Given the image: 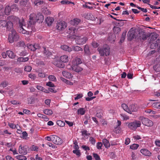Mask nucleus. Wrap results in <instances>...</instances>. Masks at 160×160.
Wrapping results in <instances>:
<instances>
[{"label": "nucleus", "instance_id": "nucleus-1", "mask_svg": "<svg viewBox=\"0 0 160 160\" xmlns=\"http://www.w3.org/2000/svg\"><path fill=\"white\" fill-rule=\"evenodd\" d=\"M16 17L13 16H10L7 18V20H0V27L6 28L7 30H9L13 28V24L12 22L15 19Z\"/></svg>", "mask_w": 160, "mask_h": 160}, {"label": "nucleus", "instance_id": "nucleus-2", "mask_svg": "<svg viewBox=\"0 0 160 160\" xmlns=\"http://www.w3.org/2000/svg\"><path fill=\"white\" fill-rule=\"evenodd\" d=\"M18 30L19 32L23 34L29 33V32L25 29L26 26L25 21L23 19H20L18 22Z\"/></svg>", "mask_w": 160, "mask_h": 160}, {"label": "nucleus", "instance_id": "nucleus-3", "mask_svg": "<svg viewBox=\"0 0 160 160\" xmlns=\"http://www.w3.org/2000/svg\"><path fill=\"white\" fill-rule=\"evenodd\" d=\"M19 38V36L14 30H12L11 33L8 36V40L9 42L13 43L14 41H17Z\"/></svg>", "mask_w": 160, "mask_h": 160}, {"label": "nucleus", "instance_id": "nucleus-4", "mask_svg": "<svg viewBox=\"0 0 160 160\" xmlns=\"http://www.w3.org/2000/svg\"><path fill=\"white\" fill-rule=\"evenodd\" d=\"M98 49L101 56H107L109 54V48L107 45H104L102 47H99Z\"/></svg>", "mask_w": 160, "mask_h": 160}, {"label": "nucleus", "instance_id": "nucleus-5", "mask_svg": "<svg viewBox=\"0 0 160 160\" xmlns=\"http://www.w3.org/2000/svg\"><path fill=\"white\" fill-rule=\"evenodd\" d=\"M81 63L82 61L80 58H76L75 60L72 62V70H83V69L79 66V64Z\"/></svg>", "mask_w": 160, "mask_h": 160}, {"label": "nucleus", "instance_id": "nucleus-6", "mask_svg": "<svg viewBox=\"0 0 160 160\" xmlns=\"http://www.w3.org/2000/svg\"><path fill=\"white\" fill-rule=\"evenodd\" d=\"M139 119L141 121L143 125L148 127H152L153 125V122L148 118L143 117H140Z\"/></svg>", "mask_w": 160, "mask_h": 160}, {"label": "nucleus", "instance_id": "nucleus-7", "mask_svg": "<svg viewBox=\"0 0 160 160\" xmlns=\"http://www.w3.org/2000/svg\"><path fill=\"white\" fill-rule=\"evenodd\" d=\"M36 15L34 13L30 14L29 16L30 21L28 22L27 28L32 30L35 23V16Z\"/></svg>", "mask_w": 160, "mask_h": 160}, {"label": "nucleus", "instance_id": "nucleus-8", "mask_svg": "<svg viewBox=\"0 0 160 160\" xmlns=\"http://www.w3.org/2000/svg\"><path fill=\"white\" fill-rule=\"evenodd\" d=\"M141 122L139 121L135 120L133 122L130 123L128 125V127L132 130H135L137 128L140 127Z\"/></svg>", "mask_w": 160, "mask_h": 160}, {"label": "nucleus", "instance_id": "nucleus-9", "mask_svg": "<svg viewBox=\"0 0 160 160\" xmlns=\"http://www.w3.org/2000/svg\"><path fill=\"white\" fill-rule=\"evenodd\" d=\"M75 39H76V43L79 45H82L85 44L88 40L86 37H82L81 36H76Z\"/></svg>", "mask_w": 160, "mask_h": 160}, {"label": "nucleus", "instance_id": "nucleus-10", "mask_svg": "<svg viewBox=\"0 0 160 160\" xmlns=\"http://www.w3.org/2000/svg\"><path fill=\"white\" fill-rule=\"evenodd\" d=\"M28 147L27 146L25 145L22 147V145H20L19 146L18 149L19 153L23 155H26L28 153Z\"/></svg>", "mask_w": 160, "mask_h": 160}, {"label": "nucleus", "instance_id": "nucleus-11", "mask_svg": "<svg viewBox=\"0 0 160 160\" xmlns=\"http://www.w3.org/2000/svg\"><path fill=\"white\" fill-rule=\"evenodd\" d=\"M51 138L52 139V142L56 144L60 145L62 142L61 139L58 136L53 135Z\"/></svg>", "mask_w": 160, "mask_h": 160}, {"label": "nucleus", "instance_id": "nucleus-12", "mask_svg": "<svg viewBox=\"0 0 160 160\" xmlns=\"http://www.w3.org/2000/svg\"><path fill=\"white\" fill-rule=\"evenodd\" d=\"M66 27V22L64 21H60L57 23L56 28L59 30H63Z\"/></svg>", "mask_w": 160, "mask_h": 160}, {"label": "nucleus", "instance_id": "nucleus-13", "mask_svg": "<svg viewBox=\"0 0 160 160\" xmlns=\"http://www.w3.org/2000/svg\"><path fill=\"white\" fill-rule=\"evenodd\" d=\"M150 47L153 49L158 48V51L160 52V39H157L154 43H152L151 44Z\"/></svg>", "mask_w": 160, "mask_h": 160}, {"label": "nucleus", "instance_id": "nucleus-14", "mask_svg": "<svg viewBox=\"0 0 160 160\" xmlns=\"http://www.w3.org/2000/svg\"><path fill=\"white\" fill-rule=\"evenodd\" d=\"M135 31H129L128 34V39L131 41L133 39L135 36Z\"/></svg>", "mask_w": 160, "mask_h": 160}, {"label": "nucleus", "instance_id": "nucleus-15", "mask_svg": "<svg viewBox=\"0 0 160 160\" xmlns=\"http://www.w3.org/2000/svg\"><path fill=\"white\" fill-rule=\"evenodd\" d=\"M129 109L130 111V114L132 113V112H136L138 110V108L136 104H132L129 106Z\"/></svg>", "mask_w": 160, "mask_h": 160}, {"label": "nucleus", "instance_id": "nucleus-16", "mask_svg": "<svg viewBox=\"0 0 160 160\" xmlns=\"http://www.w3.org/2000/svg\"><path fill=\"white\" fill-rule=\"evenodd\" d=\"M60 61L63 63H66L69 61L68 57L66 55H63L61 56L60 58Z\"/></svg>", "mask_w": 160, "mask_h": 160}, {"label": "nucleus", "instance_id": "nucleus-17", "mask_svg": "<svg viewBox=\"0 0 160 160\" xmlns=\"http://www.w3.org/2000/svg\"><path fill=\"white\" fill-rule=\"evenodd\" d=\"M42 48L43 49V53L46 57H48L52 55V53L49 52L48 49L46 48L43 47H42Z\"/></svg>", "mask_w": 160, "mask_h": 160}, {"label": "nucleus", "instance_id": "nucleus-18", "mask_svg": "<svg viewBox=\"0 0 160 160\" xmlns=\"http://www.w3.org/2000/svg\"><path fill=\"white\" fill-rule=\"evenodd\" d=\"M62 74L63 76L67 78H70L72 77L71 74L68 72L67 71H63L62 72Z\"/></svg>", "mask_w": 160, "mask_h": 160}, {"label": "nucleus", "instance_id": "nucleus-19", "mask_svg": "<svg viewBox=\"0 0 160 160\" xmlns=\"http://www.w3.org/2000/svg\"><path fill=\"white\" fill-rule=\"evenodd\" d=\"M140 152L143 155L147 156H149L151 154V153L149 151L145 149H141Z\"/></svg>", "mask_w": 160, "mask_h": 160}, {"label": "nucleus", "instance_id": "nucleus-20", "mask_svg": "<svg viewBox=\"0 0 160 160\" xmlns=\"http://www.w3.org/2000/svg\"><path fill=\"white\" fill-rule=\"evenodd\" d=\"M61 48L65 51L70 52L72 51V48L66 45H63L61 46Z\"/></svg>", "mask_w": 160, "mask_h": 160}, {"label": "nucleus", "instance_id": "nucleus-21", "mask_svg": "<svg viewBox=\"0 0 160 160\" xmlns=\"http://www.w3.org/2000/svg\"><path fill=\"white\" fill-rule=\"evenodd\" d=\"M84 50L85 54L87 55H90L91 53L90 51L89 48L88 46L86 45L84 47Z\"/></svg>", "mask_w": 160, "mask_h": 160}, {"label": "nucleus", "instance_id": "nucleus-22", "mask_svg": "<svg viewBox=\"0 0 160 160\" xmlns=\"http://www.w3.org/2000/svg\"><path fill=\"white\" fill-rule=\"evenodd\" d=\"M6 53L8 57L12 59L14 58L16 56L14 52L10 50H7L6 51Z\"/></svg>", "mask_w": 160, "mask_h": 160}, {"label": "nucleus", "instance_id": "nucleus-23", "mask_svg": "<svg viewBox=\"0 0 160 160\" xmlns=\"http://www.w3.org/2000/svg\"><path fill=\"white\" fill-rule=\"evenodd\" d=\"M54 20L50 17H47L46 19V22L48 26H50Z\"/></svg>", "mask_w": 160, "mask_h": 160}, {"label": "nucleus", "instance_id": "nucleus-24", "mask_svg": "<svg viewBox=\"0 0 160 160\" xmlns=\"http://www.w3.org/2000/svg\"><path fill=\"white\" fill-rule=\"evenodd\" d=\"M102 143L106 148H108L110 146V144L109 141L106 139H103L102 140Z\"/></svg>", "mask_w": 160, "mask_h": 160}, {"label": "nucleus", "instance_id": "nucleus-25", "mask_svg": "<svg viewBox=\"0 0 160 160\" xmlns=\"http://www.w3.org/2000/svg\"><path fill=\"white\" fill-rule=\"evenodd\" d=\"M81 20L79 19L76 18L73 19V20L71 21V23L73 25H77L80 22Z\"/></svg>", "mask_w": 160, "mask_h": 160}, {"label": "nucleus", "instance_id": "nucleus-26", "mask_svg": "<svg viewBox=\"0 0 160 160\" xmlns=\"http://www.w3.org/2000/svg\"><path fill=\"white\" fill-rule=\"evenodd\" d=\"M75 52L82 51L83 49L82 48L78 46H74L72 47V50Z\"/></svg>", "mask_w": 160, "mask_h": 160}, {"label": "nucleus", "instance_id": "nucleus-27", "mask_svg": "<svg viewBox=\"0 0 160 160\" xmlns=\"http://www.w3.org/2000/svg\"><path fill=\"white\" fill-rule=\"evenodd\" d=\"M44 113L48 115H51L52 114L53 112L50 109H46L43 110Z\"/></svg>", "mask_w": 160, "mask_h": 160}, {"label": "nucleus", "instance_id": "nucleus-28", "mask_svg": "<svg viewBox=\"0 0 160 160\" xmlns=\"http://www.w3.org/2000/svg\"><path fill=\"white\" fill-rule=\"evenodd\" d=\"M122 107L123 109L126 112L129 113H130V111L129 109V108L125 104L123 103L122 104Z\"/></svg>", "mask_w": 160, "mask_h": 160}, {"label": "nucleus", "instance_id": "nucleus-29", "mask_svg": "<svg viewBox=\"0 0 160 160\" xmlns=\"http://www.w3.org/2000/svg\"><path fill=\"white\" fill-rule=\"evenodd\" d=\"M28 57H19L17 59V61L19 62H25L28 60Z\"/></svg>", "mask_w": 160, "mask_h": 160}, {"label": "nucleus", "instance_id": "nucleus-30", "mask_svg": "<svg viewBox=\"0 0 160 160\" xmlns=\"http://www.w3.org/2000/svg\"><path fill=\"white\" fill-rule=\"evenodd\" d=\"M56 65L57 67L61 68H64L65 66L64 63L61 61L57 62L56 63Z\"/></svg>", "mask_w": 160, "mask_h": 160}, {"label": "nucleus", "instance_id": "nucleus-31", "mask_svg": "<svg viewBox=\"0 0 160 160\" xmlns=\"http://www.w3.org/2000/svg\"><path fill=\"white\" fill-rule=\"evenodd\" d=\"M15 45L17 47H24L25 46V43L24 42L21 41L17 42Z\"/></svg>", "mask_w": 160, "mask_h": 160}, {"label": "nucleus", "instance_id": "nucleus-32", "mask_svg": "<svg viewBox=\"0 0 160 160\" xmlns=\"http://www.w3.org/2000/svg\"><path fill=\"white\" fill-rule=\"evenodd\" d=\"M11 11V8H10V6H7L5 9V13L6 15H8L9 14Z\"/></svg>", "mask_w": 160, "mask_h": 160}, {"label": "nucleus", "instance_id": "nucleus-33", "mask_svg": "<svg viewBox=\"0 0 160 160\" xmlns=\"http://www.w3.org/2000/svg\"><path fill=\"white\" fill-rule=\"evenodd\" d=\"M77 112L78 114L83 115L85 113V110L84 108H80L78 110Z\"/></svg>", "mask_w": 160, "mask_h": 160}, {"label": "nucleus", "instance_id": "nucleus-34", "mask_svg": "<svg viewBox=\"0 0 160 160\" xmlns=\"http://www.w3.org/2000/svg\"><path fill=\"white\" fill-rule=\"evenodd\" d=\"M11 10L13 11H17L18 10V6L17 4H13L10 7Z\"/></svg>", "mask_w": 160, "mask_h": 160}, {"label": "nucleus", "instance_id": "nucleus-35", "mask_svg": "<svg viewBox=\"0 0 160 160\" xmlns=\"http://www.w3.org/2000/svg\"><path fill=\"white\" fill-rule=\"evenodd\" d=\"M16 158L19 160H26L27 159L26 157L23 155H18L16 156Z\"/></svg>", "mask_w": 160, "mask_h": 160}, {"label": "nucleus", "instance_id": "nucleus-36", "mask_svg": "<svg viewBox=\"0 0 160 160\" xmlns=\"http://www.w3.org/2000/svg\"><path fill=\"white\" fill-rule=\"evenodd\" d=\"M152 106L154 108L158 109H160V102H156L152 104Z\"/></svg>", "mask_w": 160, "mask_h": 160}, {"label": "nucleus", "instance_id": "nucleus-37", "mask_svg": "<svg viewBox=\"0 0 160 160\" xmlns=\"http://www.w3.org/2000/svg\"><path fill=\"white\" fill-rule=\"evenodd\" d=\"M57 125L60 127H63L65 125V123L61 120H58L57 122Z\"/></svg>", "mask_w": 160, "mask_h": 160}, {"label": "nucleus", "instance_id": "nucleus-38", "mask_svg": "<svg viewBox=\"0 0 160 160\" xmlns=\"http://www.w3.org/2000/svg\"><path fill=\"white\" fill-rule=\"evenodd\" d=\"M113 30L115 33L117 34L120 32L121 28L118 27H114L113 28Z\"/></svg>", "mask_w": 160, "mask_h": 160}, {"label": "nucleus", "instance_id": "nucleus-39", "mask_svg": "<svg viewBox=\"0 0 160 160\" xmlns=\"http://www.w3.org/2000/svg\"><path fill=\"white\" fill-rule=\"evenodd\" d=\"M69 30L71 31V32H70L71 34L73 36L75 35L76 29L74 27H72L70 28H69Z\"/></svg>", "mask_w": 160, "mask_h": 160}, {"label": "nucleus", "instance_id": "nucleus-40", "mask_svg": "<svg viewBox=\"0 0 160 160\" xmlns=\"http://www.w3.org/2000/svg\"><path fill=\"white\" fill-rule=\"evenodd\" d=\"M27 47L28 48L30 49V50L32 51H35V49H34V46L32 44H28Z\"/></svg>", "mask_w": 160, "mask_h": 160}, {"label": "nucleus", "instance_id": "nucleus-41", "mask_svg": "<svg viewBox=\"0 0 160 160\" xmlns=\"http://www.w3.org/2000/svg\"><path fill=\"white\" fill-rule=\"evenodd\" d=\"M49 80L52 81H56L57 80L56 77L53 75H50L48 77Z\"/></svg>", "mask_w": 160, "mask_h": 160}, {"label": "nucleus", "instance_id": "nucleus-42", "mask_svg": "<svg viewBox=\"0 0 160 160\" xmlns=\"http://www.w3.org/2000/svg\"><path fill=\"white\" fill-rule=\"evenodd\" d=\"M139 147V145L136 144H133L130 146V148L132 149H136Z\"/></svg>", "mask_w": 160, "mask_h": 160}, {"label": "nucleus", "instance_id": "nucleus-43", "mask_svg": "<svg viewBox=\"0 0 160 160\" xmlns=\"http://www.w3.org/2000/svg\"><path fill=\"white\" fill-rule=\"evenodd\" d=\"M140 38L141 39H142L143 40H145L147 39L148 37V36L146 34H143L142 35L140 36Z\"/></svg>", "mask_w": 160, "mask_h": 160}, {"label": "nucleus", "instance_id": "nucleus-44", "mask_svg": "<svg viewBox=\"0 0 160 160\" xmlns=\"http://www.w3.org/2000/svg\"><path fill=\"white\" fill-rule=\"evenodd\" d=\"M43 1L39 0L36 1L34 2V3L35 4V5L37 6H38L40 5H42L43 4Z\"/></svg>", "mask_w": 160, "mask_h": 160}, {"label": "nucleus", "instance_id": "nucleus-45", "mask_svg": "<svg viewBox=\"0 0 160 160\" xmlns=\"http://www.w3.org/2000/svg\"><path fill=\"white\" fill-rule=\"evenodd\" d=\"M7 85L8 82L6 81H3L0 84V87H2L3 88L6 87Z\"/></svg>", "mask_w": 160, "mask_h": 160}, {"label": "nucleus", "instance_id": "nucleus-46", "mask_svg": "<svg viewBox=\"0 0 160 160\" xmlns=\"http://www.w3.org/2000/svg\"><path fill=\"white\" fill-rule=\"evenodd\" d=\"M126 32H123L122 33L120 39V42H122L124 41L126 35Z\"/></svg>", "mask_w": 160, "mask_h": 160}, {"label": "nucleus", "instance_id": "nucleus-47", "mask_svg": "<svg viewBox=\"0 0 160 160\" xmlns=\"http://www.w3.org/2000/svg\"><path fill=\"white\" fill-rule=\"evenodd\" d=\"M154 70H160V64H157L153 66Z\"/></svg>", "mask_w": 160, "mask_h": 160}, {"label": "nucleus", "instance_id": "nucleus-48", "mask_svg": "<svg viewBox=\"0 0 160 160\" xmlns=\"http://www.w3.org/2000/svg\"><path fill=\"white\" fill-rule=\"evenodd\" d=\"M93 155L95 160H100V157L97 154L93 153Z\"/></svg>", "mask_w": 160, "mask_h": 160}, {"label": "nucleus", "instance_id": "nucleus-49", "mask_svg": "<svg viewBox=\"0 0 160 160\" xmlns=\"http://www.w3.org/2000/svg\"><path fill=\"white\" fill-rule=\"evenodd\" d=\"M102 144L101 142H98L97 143V148L98 149H102Z\"/></svg>", "mask_w": 160, "mask_h": 160}, {"label": "nucleus", "instance_id": "nucleus-50", "mask_svg": "<svg viewBox=\"0 0 160 160\" xmlns=\"http://www.w3.org/2000/svg\"><path fill=\"white\" fill-rule=\"evenodd\" d=\"M72 152L75 154L76 155H78V156H80L81 155L80 152L79 151V150H73L72 151Z\"/></svg>", "mask_w": 160, "mask_h": 160}, {"label": "nucleus", "instance_id": "nucleus-51", "mask_svg": "<svg viewBox=\"0 0 160 160\" xmlns=\"http://www.w3.org/2000/svg\"><path fill=\"white\" fill-rule=\"evenodd\" d=\"M102 112H97L96 114V116L99 118H101L102 117Z\"/></svg>", "mask_w": 160, "mask_h": 160}, {"label": "nucleus", "instance_id": "nucleus-52", "mask_svg": "<svg viewBox=\"0 0 160 160\" xmlns=\"http://www.w3.org/2000/svg\"><path fill=\"white\" fill-rule=\"evenodd\" d=\"M82 136H89L90 134L87 133V131L86 130L82 131Z\"/></svg>", "mask_w": 160, "mask_h": 160}, {"label": "nucleus", "instance_id": "nucleus-53", "mask_svg": "<svg viewBox=\"0 0 160 160\" xmlns=\"http://www.w3.org/2000/svg\"><path fill=\"white\" fill-rule=\"evenodd\" d=\"M38 149V147L34 145H32L31 148V149L33 151H37Z\"/></svg>", "mask_w": 160, "mask_h": 160}, {"label": "nucleus", "instance_id": "nucleus-54", "mask_svg": "<svg viewBox=\"0 0 160 160\" xmlns=\"http://www.w3.org/2000/svg\"><path fill=\"white\" fill-rule=\"evenodd\" d=\"M46 85L51 87H53L55 86L54 84L51 82H47Z\"/></svg>", "mask_w": 160, "mask_h": 160}, {"label": "nucleus", "instance_id": "nucleus-55", "mask_svg": "<svg viewBox=\"0 0 160 160\" xmlns=\"http://www.w3.org/2000/svg\"><path fill=\"white\" fill-rule=\"evenodd\" d=\"M27 54V52L26 51L24 50L22 51L21 52H20V53L19 54V55L20 56H24L26 55Z\"/></svg>", "mask_w": 160, "mask_h": 160}, {"label": "nucleus", "instance_id": "nucleus-56", "mask_svg": "<svg viewBox=\"0 0 160 160\" xmlns=\"http://www.w3.org/2000/svg\"><path fill=\"white\" fill-rule=\"evenodd\" d=\"M38 76L42 78H43L45 77L46 76V74H45L44 72H40L38 74Z\"/></svg>", "mask_w": 160, "mask_h": 160}, {"label": "nucleus", "instance_id": "nucleus-57", "mask_svg": "<svg viewBox=\"0 0 160 160\" xmlns=\"http://www.w3.org/2000/svg\"><path fill=\"white\" fill-rule=\"evenodd\" d=\"M61 3L62 4H69L71 2H70L68 1L67 0H63L61 2Z\"/></svg>", "mask_w": 160, "mask_h": 160}, {"label": "nucleus", "instance_id": "nucleus-58", "mask_svg": "<svg viewBox=\"0 0 160 160\" xmlns=\"http://www.w3.org/2000/svg\"><path fill=\"white\" fill-rule=\"evenodd\" d=\"M89 140L91 143L93 145H94L95 143V140L93 137H90L89 138Z\"/></svg>", "mask_w": 160, "mask_h": 160}, {"label": "nucleus", "instance_id": "nucleus-59", "mask_svg": "<svg viewBox=\"0 0 160 160\" xmlns=\"http://www.w3.org/2000/svg\"><path fill=\"white\" fill-rule=\"evenodd\" d=\"M33 45L34 46V49H35V51L36 49H40V47L39 45L38 44L35 43Z\"/></svg>", "mask_w": 160, "mask_h": 160}, {"label": "nucleus", "instance_id": "nucleus-60", "mask_svg": "<svg viewBox=\"0 0 160 160\" xmlns=\"http://www.w3.org/2000/svg\"><path fill=\"white\" fill-rule=\"evenodd\" d=\"M48 89L49 91V92H52L55 93L56 92V91L54 90V88H48Z\"/></svg>", "mask_w": 160, "mask_h": 160}, {"label": "nucleus", "instance_id": "nucleus-61", "mask_svg": "<svg viewBox=\"0 0 160 160\" xmlns=\"http://www.w3.org/2000/svg\"><path fill=\"white\" fill-rule=\"evenodd\" d=\"M92 45L94 48H97L99 45L98 43L95 41L92 42Z\"/></svg>", "mask_w": 160, "mask_h": 160}, {"label": "nucleus", "instance_id": "nucleus-62", "mask_svg": "<svg viewBox=\"0 0 160 160\" xmlns=\"http://www.w3.org/2000/svg\"><path fill=\"white\" fill-rule=\"evenodd\" d=\"M47 144L50 147H52L53 148H57V146L56 145H54L50 142L47 143Z\"/></svg>", "mask_w": 160, "mask_h": 160}, {"label": "nucleus", "instance_id": "nucleus-63", "mask_svg": "<svg viewBox=\"0 0 160 160\" xmlns=\"http://www.w3.org/2000/svg\"><path fill=\"white\" fill-rule=\"evenodd\" d=\"M83 96V95L82 94H78L77 95V97L75 98V100H76L80 99L82 98Z\"/></svg>", "mask_w": 160, "mask_h": 160}, {"label": "nucleus", "instance_id": "nucleus-64", "mask_svg": "<svg viewBox=\"0 0 160 160\" xmlns=\"http://www.w3.org/2000/svg\"><path fill=\"white\" fill-rule=\"evenodd\" d=\"M82 148L85 151L89 150L90 148L88 147L85 145H82Z\"/></svg>", "mask_w": 160, "mask_h": 160}]
</instances>
